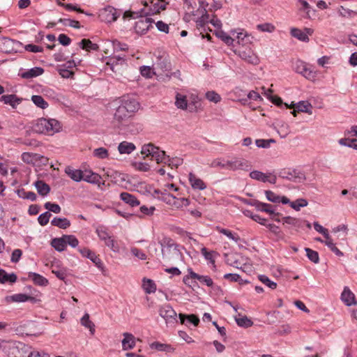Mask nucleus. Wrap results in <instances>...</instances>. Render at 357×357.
Masks as SVG:
<instances>
[{
    "instance_id": "nucleus-1",
    "label": "nucleus",
    "mask_w": 357,
    "mask_h": 357,
    "mask_svg": "<svg viewBox=\"0 0 357 357\" xmlns=\"http://www.w3.org/2000/svg\"><path fill=\"white\" fill-rule=\"evenodd\" d=\"M8 357H29L31 348L20 342H3L1 346Z\"/></svg>"
},
{
    "instance_id": "nucleus-2",
    "label": "nucleus",
    "mask_w": 357,
    "mask_h": 357,
    "mask_svg": "<svg viewBox=\"0 0 357 357\" xmlns=\"http://www.w3.org/2000/svg\"><path fill=\"white\" fill-rule=\"evenodd\" d=\"M161 245V252L162 259L167 261L178 259L181 257V253L178 249V245L169 238H165L160 242Z\"/></svg>"
},
{
    "instance_id": "nucleus-3",
    "label": "nucleus",
    "mask_w": 357,
    "mask_h": 357,
    "mask_svg": "<svg viewBox=\"0 0 357 357\" xmlns=\"http://www.w3.org/2000/svg\"><path fill=\"white\" fill-rule=\"evenodd\" d=\"M141 153L146 157L151 155L153 158L157 163L167 164L171 161L169 156L166 155L165 152L155 146L154 144L149 143L144 144L142 147Z\"/></svg>"
},
{
    "instance_id": "nucleus-4",
    "label": "nucleus",
    "mask_w": 357,
    "mask_h": 357,
    "mask_svg": "<svg viewBox=\"0 0 357 357\" xmlns=\"http://www.w3.org/2000/svg\"><path fill=\"white\" fill-rule=\"evenodd\" d=\"M96 233L99 238L104 241L105 245L109 248L113 252H118L119 251V245L104 227H98Z\"/></svg>"
},
{
    "instance_id": "nucleus-5",
    "label": "nucleus",
    "mask_w": 357,
    "mask_h": 357,
    "mask_svg": "<svg viewBox=\"0 0 357 357\" xmlns=\"http://www.w3.org/2000/svg\"><path fill=\"white\" fill-rule=\"evenodd\" d=\"M158 312L160 316L165 320L167 324L177 322V314L169 304L165 303L160 305Z\"/></svg>"
},
{
    "instance_id": "nucleus-6",
    "label": "nucleus",
    "mask_w": 357,
    "mask_h": 357,
    "mask_svg": "<svg viewBox=\"0 0 357 357\" xmlns=\"http://www.w3.org/2000/svg\"><path fill=\"white\" fill-rule=\"evenodd\" d=\"M295 70L297 73L302 75L310 81H314L317 73L308 65L301 61H298L295 63Z\"/></svg>"
},
{
    "instance_id": "nucleus-7",
    "label": "nucleus",
    "mask_w": 357,
    "mask_h": 357,
    "mask_svg": "<svg viewBox=\"0 0 357 357\" xmlns=\"http://www.w3.org/2000/svg\"><path fill=\"white\" fill-rule=\"evenodd\" d=\"M242 60L249 64L257 66L259 63V58L257 54L250 48L245 50H238L234 51Z\"/></svg>"
},
{
    "instance_id": "nucleus-8",
    "label": "nucleus",
    "mask_w": 357,
    "mask_h": 357,
    "mask_svg": "<svg viewBox=\"0 0 357 357\" xmlns=\"http://www.w3.org/2000/svg\"><path fill=\"white\" fill-rule=\"evenodd\" d=\"M251 168L250 162L243 158H234L226 160V169L231 171L245 170L248 171Z\"/></svg>"
},
{
    "instance_id": "nucleus-9",
    "label": "nucleus",
    "mask_w": 357,
    "mask_h": 357,
    "mask_svg": "<svg viewBox=\"0 0 357 357\" xmlns=\"http://www.w3.org/2000/svg\"><path fill=\"white\" fill-rule=\"evenodd\" d=\"M120 13H118L116 9L110 6H108L99 11V17L101 20L107 23L116 21Z\"/></svg>"
},
{
    "instance_id": "nucleus-10",
    "label": "nucleus",
    "mask_w": 357,
    "mask_h": 357,
    "mask_svg": "<svg viewBox=\"0 0 357 357\" xmlns=\"http://www.w3.org/2000/svg\"><path fill=\"white\" fill-rule=\"evenodd\" d=\"M250 177L254 180L263 183L268 182L275 184L277 181V177L273 173H264L258 170H254L250 172Z\"/></svg>"
},
{
    "instance_id": "nucleus-11",
    "label": "nucleus",
    "mask_w": 357,
    "mask_h": 357,
    "mask_svg": "<svg viewBox=\"0 0 357 357\" xmlns=\"http://www.w3.org/2000/svg\"><path fill=\"white\" fill-rule=\"evenodd\" d=\"M279 176L294 182H301L305 179V175L295 169H284L280 171Z\"/></svg>"
},
{
    "instance_id": "nucleus-12",
    "label": "nucleus",
    "mask_w": 357,
    "mask_h": 357,
    "mask_svg": "<svg viewBox=\"0 0 357 357\" xmlns=\"http://www.w3.org/2000/svg\"><path fill=\"white\" fill-rule=\"evenodd\" d=\"M198 1L199 8L195 12L192 11V15L195 16L201 15V17L197 20L196 22L198 26H202L208 22L209 15L206 9L208 4L206 3L204 0H198Z\"/></svg>"
},
{
    "instance_id": "nucleus-13",
    "label": "nucleus",
    "mask_w": 357,
    "mask_h": 357,
    "mask_svg": "<svg viewBox=\"0 0 357 357\" xmlns=\"http://www.w3.org/2000/svg\"><path fill=\"white\" fill-rule=\"evenodd\" d=\"M121 105L131 115L137 112L140 107L139 102L136 99L129 96L123 97L121 100Z\"/></svg>"
},
{
    "instance_id": "nucleus-14",
    "label": "nucleus",
    "mask_w": 357,
    "mask_h": 357,
    "mask_svg": "<svg viewBox=\"0 0 357 357\" xmlns=\"http://www.w3.org/2000/svg\"><path fill=\"white\" fill-rule=\"evenodd\" d=\"M291 35L303 42L309 41V36H312L314 30L311 28H305L303 30L298 28H291L290 30Z\"/></svg>"
},
{
    "instance_id": "nucleus-15",
    "label": "nucleus",
    "mask_w": 357,
    "mask_h": 357,
    "mask_svg": "<svg viewBox=\"0 0 357 357\" xmlns=\"http://www.w3.org/2000/svg\"><path fill=\"white\" fill-rule=\"evenodd\" d=\"M79 252L84 257L89 259L101 271H103L104 266L101 259L99 258L98 255L91 250L84 248H79Z\"/></svg>"
},
{
    "instance_id": "nucleus-16",
    "label": "nucleus",
    "mask_w": 357,
    "mask_h": 357,
    "mask_svg": "<svg viewBox=\"0 0 357 357\" xmlns=\"http://www.w3.org/2000/svg\"><path fill=\"white\" fill-rule=\"evenodd\" d=\"M130 116L132 115L120 105L114 114V123L117 125L123 124L127 122Z\"/></svg>"
},
{
    "instance_id": "nucleus-17",
    "label": "nucleus",
    "mask_w": 357,
    "mask_h": 357,
    "mask_svg": "<svg viewBox=\"0 0 357 357\" xmlns=\"http://www.w3.org/2000/svg\"><path fill=\"white\" fill-rule=\"evenodd\" d=\"M21 43L10 38H3L0 42L1 50L6 53L16 52V47H19Z\"/></svg>"
},
{
    "instance_id": "nucleus-18",
    "label": "nucleus",
    "mask_w": 357,
    "mask_h": 357,
    "mask_svg": "<svg viewBox=\"0 0 357 357\" xmlns=\"http://www.w3.org/2000/svg\"><path fill=\"white\" fill-rule=\"evenodd\" d=\"M252 206H255L257 210L266 212L271 215H280L279 213L275 212L273 206L271 204L263 203L257 200L253 201L251 204Z\"/></svg>"
},
{
    "instance_id": "nucleus-19",
    "label": "nucleus",
    "mask_w": 357,
    "mask_h": 357,
    "mask_svg": "<svg viewBox=\"0 0 357 357\" xmlns=\"http://www.w3.org/2000/svg\"><path fill=\"white\" fill-rule=\"evenodd\" d=\"M341 300L347 306L356 304L354 294L347 287H344L343 291L341 294Z\"/></svg>"
},
{
    "instance_id": "nucleus-20",
    "label": "nucleus",
    "mask_w": 357,
    "mask_h": 357,
    "mask_svg": "<svg viewBox=\"0 0 357 357\" xmlns=\"http://www.w3.org/2000/svg\"><path fill=\"white\" fill-rule=\"evenodd\" d=\"M175 105L178 109H188L190 112H193V106L188 105L187 98L185 95L177 93L176 95Z\"/></svg>"
},
{
    "instance_id": "nucleus-21",
    "label": "nucleus",
    "mask_w": 357,
    "mask_h": 357,
    "mask_svg": "<svg viewBox=\"0 0 357 357\" xmlns=\"http://www.w3.org/2000/svg\"><path fill=\"white\" fill-rule=\"evenodd\" d=\"M189 182L194 190H203L206 188L205 183L195 174L190 172L188 176Z\"/></svg>"
},
{
    "instance_id": "nucleus-22",
    "label": "nucleus",
    "mask_w": 357,
    "mask_h": 357,
    "mask_svg": "<svg viewBox=\"0 0 357 357\" xmlns=\"http://www.w3.org/2000/svg\"><path fill=\"white\" fill-rule=\"evenodd\" d=\"M287 107H294L297 109L298 112H305L309 114H312V106L310 103L306 101H301L298 102L296 105L292 103L291 105H288L287 103H284Z\"/></svg>"
},
{
    "instance_id": "nucleus-23",
    "label": "nucleus",
    "mask_w": 357,
    "mask_h": 357,
    "mask_svg": "<svg viewBox=\"0 0 357 357\" xmlns=\"http://www.w3.org/2000/svg\"><path fill=\"white\" fill-rule=\"evenodd\" d=\"M101 176L93 172L91 170L83 171V178L82 180L93 184H98L100 185Z\"/></svg>"
},
{
    "instance_id": "nucleus-24",
    "label": "nucleus",
    "mask_w": 357,
    "mask_h": 357,
    "mask_svg": "<svg viewBox=\"0 0 357 357\" xmlns=\"http://www.w3.org/2000/svg\"><path fill=\"white\" fill-rule=\"evenodd\" d=\"M65 173L74 181L79 182L83 178V171L80 169H75L70 166H67L65 168Z\"/></svg>"
},
{
    "instance_id": "nucleus-25",
    "label": "nucleus",
    "mask_w": 357,
    "mask_h": 357,
    "mask_svg": "<svg viewBox=\"0 0 357 357\" xmlns=\"http://www.w3.org/2000/svg\"><path fill=\"white\" fill-rule=\"evenodd\" d=\"M124 338L122 340V348L123 350L132 349L135 346V337L129 333L123 334Z\"/></svg>"
},
{
    "instance_id": "nucleus-26",
    "label": "nucleus",
    "mask_w": 357,
    "mask_h": 357,
    "mask_svg": "<svg viewBox=\"0 0 357 357\" xmlns=\"http://www.w3.org/2000/svg\"><path fill=\"white\" fill-rule=\"evenodd\" d=\"M188 273H190V276L192 279H197L201 283L206 284L208 287H212L213 284V282L212 279L206 275H200L196 273H195L191 268H189Z\"/></svg>"
},
{
    "instance_id": "nucleus-27",
    "label": "nucleus",
    "mask_w": 357,
    "mask_h": 357,
    "mask_svg": "<svg viewBox=\"0 0 357 357\" xmlns=\"http://www.w3.org/2000/svg\"><path fill=\"white\" fill-rule=\"evenodd\" d=\"M49 121L46 119H40L33 126V130L38 133L49 135Z\"/></svg>"
},
{
    "instance_id": "nucleus-28",
    "label": "nucleus",
    "mask_w": 357,
    "mask_h": 357,
    "mask_svg": "<svg viewBox=\"0 0 357 357\" xmlns=\"http://www.w3.org/2000/svg\"><path fill=\"white\" fill-rule=\"evenodd\" d=\"M283 224L292 225L296 230L302 228L304 225L305 220L291 216H285L282 218Z\"/></svg>"
},
{
    "instance_id": "nucleus-29",
    "label": "nucleus",
    "mask_w": 357,
    "mask_h": 357,
    "mask_svg": "<svg viewBox=\"0 0 357 357\" xmlns=\"http://www.w3.org/2000/svg\"><path fill=\"white\" fill-rule=\"evenodd\" d=\"M0 100L3 101L5 104L10 105L13 108L18 105L22 99L17 97L15 94L4 95L0 98Z\"/></svg>"
},
{
    "instance_id": "nucleus-30",
    "label": "nucleus",
    "mask_w": 357,
    "mask_h": 357,
    "mask_svg": "<svg viewBox=\"0 0 357 357\" xmlns=\"http://www.w3.org/2000/svg\"><path fill=\"white\" fill-rule=\"evenodd\" d=\"M44 73L43 68L40 67H34L21 73V77L24 79H31L41 75Z\"/></svg>"
},
{
    "instance_id": "nucleus-31",
    "label": "nucleus",
    "mask_w": 357,
    "mask_h": 357,
    "mask_svg": "<svg viewBox=\"0 0 357 357\" xmlns=\"http://www.w3.org/2000/svg\"><path fill=\"white\" fill-rule=\"evenodd\" d=\"M120 198L125 203L129 204L130 206L134 207L139 205V200L133 195L128 192H121Z\"/></svg>"
},
{
    "instance_id": "nucleus-32",
    "label": "nucleus",
    "mask_w": 357,
    "mask_h": 357,
    "mask_svg": "<svg viewBox=\"0 0 357 357\" xmlns=\"http://www.w3.org/2000/svg\"><path fill=\"white\" fill-rule=\"evenodd\" d=\"M28 278L31 279L35 284L45 287L48 284V280L43 275L33 272H29Z\"/></svg>"
},
{
    "instance_id": "nucleus-33",
    "label": "nucleus",
    "mask_w": 357,
    "mask_h": 357,
    "mask_svg": "<svg viewBox=\"0 0 357 357\" xmlns=\"http://www.w3.org/2000/svg\"><path fill=\"white\" fill-rule=\"evenodd\" d=\"M136 149L135 145L132 142L123 141L118 146V151L121 154H130Z\"/></svg>"
},
{
    "instance_id": "nucleus-34",
    "label": "nucleus",
    "mask_w": 357,
    "mask_h": 357,
    "mask_svg": "<svg viewBox=\"0 0 357 357\" xmlns=\"http://www.w3.org/2000/svg\"><path fill=\"white\" fill-rule=\"evenodd\" d=\"M153 20L151 18L146 17L144 20H140L136 22L135 29L137 31H141L142 33H144L147 30H149V27L151 26Z\"/></svg>"
},
{
    "instance_id": "nucleus-35",
    "label": "nucleus",
    "mask_w": 357,
    "mask_h": 357,
    "mask_svg": "<svg viewBox=\"0 0 357 357\" xmlns=\"http://www.w3.org/2000/svg\"><path fill=\"white\" fill-rule=\"evenodd\" d=\"M153 7L151 8L149 15H154L160 13V10H164L166 8L165 0H153L151 1Z\"/></svg>"
},
{
    "instance_id": "nucleus-36",
    "label": "nucleus",
    "mask_w": 357,
    "mask_h": 357,
    "mask_svg": "<svg viewBox=\"0 0 357 357\" xmlns=\"http://www.w3.org/2000/svg\"><path fill=\"white\" fill-rule=\"evenodd\" d=\"M34 185L38 194L41 196H46L50 191V186L43 181H36Z\"/></svg>"
},
{
    "instance_id": "nucleus-37",
    "label": "nucleus",
    "mask_w": 357,
    "mask_h": 357,
    "mask_svg": "<svg viewBox=\"0 0 357 357\" xmlns=\"http://www.w3.org/2000/svg\"><path fill=\"white\" fill-rule=\"evenodd\" d=\"M51 224L61 229H66L70 227V222L66 218L55 217L52 220Z\"/></svg>"
},
{
    "instance_id": "nucleus-38",
    "label": "nucleus",
    "mask_w": 357,
    "mask_h": 357,
    "mask_svg": "<svg viewBox=\"0 0 357 357\" xmlns=\"http://www.w3.org/2000/svg\"><path fill=\"white\" fill-rule=\"evenodd\" d=\"M52 246L57 251L62 252L66 248L64 236L61 238H55L51 242Z\"/></svg>"
},
{
    "instance_id": "nucleus-39",
    "label": "nucleus",
    "mask_w": 357,
    "mask_h": 357,
    "mask_svg": "<svg viewBox=\"0 0 357 357\" xmlns=\"http://www.w3.org/2000/svg\"><path fill=\"white\" fill-rule=\"evenodd\" d=\"M125 55L119 54V55H114L111 56L107 63L108 65H111V68L114 70V66L116 65H122L125 63Z\"/></svg>"
},
{
    "instance_id": "nucleus-40",
    "label": "nucleus",
    "mask_w": 357,
    "mask_h": 357,
    "mask_svg": "<svg viewBox=\"0 0 357 357\" xmlns=\"http://www.w3.org/2000/svg\"><path fill=\"white\" fill-rule=\"evenodd\" d=\"M266 227L269 229V231L274 235L276 238V240H283L284 238V233L280 230L278 226L269 223L266 225Z\"/></svg>"
},
{
    "instance_id": "nucleus-41",
    "label": "nucleus",
    "mask_w": 357,
    "mask_h": 357,
    "mask_svg": "<svg viewBox=\"0 0 357 357\" xmlns=\"http://www.w3.org/2000/svg\"><path fill=\"white\" fill-rule=\"evenodd\" d=\"M81 324L86 328H89L91 335L95 333V325L90 320L89 314L88 313L84 314L80 320Z\"/></svg>"
},
{
    "instance_id": "nucleus-42",
    "label": "nucleus",
    "mask_w": 357,
    "mask_h": 357,
    "mask_svg": "<svg viewBox=\"0 0 357 357\" xmlns=\"http://www.w3.org/2000/svg\"><path fill=\"white\" fill-rule=\"evenodd\" d=\"M17 280V275L15 273L8 274L4 270H0V283L10 282L13 283Z\"/></svg>"
},
{
    "instance_id": "nucleus-43",
    "label": "nucleus",
    "mask_w": 357,
    "mask_h": 357,
    "mask_svg": "<svg viewBox=\"0 0 357 357\" xmlns=\"http://www.w3.org/2000/svg\"><path fill=\"white\" fill-rule=\"evenodd\" d=\"M79 45L81 48L86 50V51L98 50L99 48L97 44L93 43L89 39H82L79 43Z\"/></svg>"
},
{
    "instance_id": "nucleus-44",
    "label": "nucleus",
    "mask_w": 357,
    "mask_h": 357,
    "mask_svg": "<svg viewBox=\"0 0 357 357\" xmlns=\"http://www.w3.org/2000/svg\"><path fill=\"white\" fill-rule=\"evenodd\" d=\"M12 300L17 303L26 301H31L32 303H35L36 301V299L34 297L28 296L24 294H14L13 296H12Z\"/></svg>"
},
{
    "instance_id": "nucleus-45",
    "label": "nucleus",
    "mask_w": 357,
    "mask_h": 357,
    "mask_svg": "<svg viewBox=\"0 0 357 357\" xmlns=\"http://www.w3.org/2000/svg\"><path fill=\"white\" fill-rule=\"evenodd\" d=\"M178 317H179L181 323L182 324H185V319L188 320V322L192 324L195 326H197L199 324V318L197 316L194 315V314H190V315H187L186 316V315H185L183 314L180 313L178 314Z\"/></svg>"
},
{
    "instance_id": "nucleus-46",
    "label": "nucleus",
    "mask_w": 357,
    "mask_h": 357,
    "mask_svg": "<svg viewBox=\"0 0 357 357\" xmlns=\"http://www.w3.org/2000/svg\"><path fill=\"white\" fill-rule=\"evenodd\" d=\"M238 326L243 328H249L253 325V321L246 316L235 317Z\"/></svg>"
},
{
    "instance_id": "nucleus-47",
    "label": "nucleus",
    "mask_w": 357,
    "mask_h": 357,
    "mask_svg": "<svg viewBox=\"0 0 357 357\" xmlns=\"http://www.w3.org/2000/svg\"><path fill=\"white\" fill-rule=\"evenodd\" d=\"M324 243L331 249L332 252H333L337 256H342L343 253L335 246L333 239L330 236L326 238Z\"/></svg>"
},
{
    "instance_id": "nucleus-48",
    "label": "nucleus",
    "mask_w": 357,
    "mask_h": 357,
    "mask_svg": "<svg viewBox=\"0 0 357 357\" xmlns=\"http://www.w3.org/2000/svg\"><path fill=\"white\" fill-rule=\"evenodd\" d=\"M33 102L41 109H45L48 107V103L41 96L34 95L31 97Z\"/></svg>"
},
{
    "instance_id": "nucleus-49",
    "label": "nucleus",
    "mask_w": 357,
    "mask_h": 357,
    "mask_svg": "<svg viewBox=\"0 0 357 357\" xmlns=\"http://www.w3.org/2000/svg\"><path fill=\"white\" fill-rule=\"evenodd\" d=\"M143 288L147 294L153 293L156 289L155 284L153 280L146 278L143 280Z\"/></svg>"
},
{
    "instance_id": "nucleus-50",
    "label": "nucleus",
    "mask_w": 357,
    "mask_h": 357,
    "mask_svg": "<svg viewBox=\"0 0 357 357\" xmlns=\"http://www.w3.org/2000/svg\"><path fill=\"white\" fill-rule=\"evenodd\" d=\"M47 121H49V135L57 132L60 130L61 125L57 120L52 119H47Z\"/></svg>"
},
{
    "instance_id": "nucleus-51",
    "label": "nucleus",
    "mask_w": 357,
    "mask_h": 357,
    "mask_svg": "<svg viewBox=\"0 0 357 357\" xmlns=\"http://www.w3.org/2000/svg\"><path fill=\"white\" fill-rule=\"evenodd\" d=\"M259 280L266 287L271 289H275L277 287V283L271 280L266 275H259Z\"/></svg>"
},
{
    "instance_id": "nucleus-52",
    "label": "nucleus",
    "mask_w": 357,
    "mask_h": 357,
    "mask_svg": "<svg viewBox=\"0 0 357 357\" xmlns=\"http://www.w3.org/2000/svg\"><path fill=\"white\" fill-rule=\"evenodd\" d=\"M17 193L20 197L31 201H35L37 198L36 195L33 192H26L24 189L18 190Z\"/></svg>"
},
{
    "instance_id": "nucleus-53",
    "label": "nucleus",
    "mask_w": 357,
    "mask_h": 357,
    "mask_svg": "<svg viewBox=\"0 0 357 357\" xmlns=\"http://www.w3.org/2000/svg\"><path fill=\"white\" fill-rule=\"evenodd\" d=\"M307 258L314 264H317L319 261V254L317 251L312 250L310 248H305Z\"/></svg>"
},
{
    "instance_id": "nucleus-54",
    "label": "nucleus",
    "mask_w": 357,
    "mask_h": 357,
    "mask_svg": "<svg viewBox=\"0 0 357 357\" xmlns=\"http://www.w3.org/2000/svg\"><path fill=\"white\" fill-rule=\"evenodd\" d=\"M307 204L308 202L305 199H298L295 202L290 203L291 207L297 211H300L301 207H305L307 206Z\"/></svg>"
},
{
    "instance_id": "nucleus-55",
    "label": "nucleus",
    "mask_w": 357,
    "mask_h": 357,
    "mask_svg": "<svg viewBox=\"0 0 357 357\" xmlns=\"http://www.w3.org/2000/svg\"><path fill=\"white\" fill-rule=\"evenodd\" d=\"M216 35L222 41H224L227 45H232L234 42V38H232L230 36H229L227 33H226L225 32H224L222 31L218 32Z\"/></svg>"
},
{
    "instance_id": "nucleus-56",
    "label": "nucleus",
    "mask_w": 357,
    "mask_h": 357,
    "mask_svg": "<svg viewBox=\"0 0 357 357\" xmlns=\"http://www.w3.org/2000/svg\"><path fill=\"white\" fill-rule=\"evenodd\" d=\"M93 155L100 159H105L108 158L109 153L107 149L103 147H100L94 149Z\"/></svg>"
},
{
    "instance_id": "nucleus-57",
    "label": "nucleus",
    "mask_w": 357,
    "mask_h": 357,
    "mask_svg": "<svg viewBox=\"0 0 357 357\" xmlns=\"http://www.w3.org/2000/svg\"><path fill=\"white\" fill-rule=\"evenodd\" d=\"M275 141L273 139H259L255 141V144L257 147L264 148V149L270 147L271 144L275 143Z\"/></svg>"
},
{
    "instance_id": "nucleus-58",
    "label": "nucleus",
    "mask_w": 357,
    "mask_h": 357,
    "mask_svg": "<svg viewBox=\"0 0 357 357\" xmlns=\"http://www.w3.org/2000/svg\"><path fill=\"white\" fill-rule=\"evenodd\" d=\"M219 231H220V233L225 235L229 239H231L236 243L240 241V237L238 236V235H237L236 234H233L229 229H219Z\"/></svg>"
},
{
    "instance_id": "nucleus-59",
    "label": "nucleus",
    "mask_w": 357,
    "mask_h": 357,
    "mask_svg": "<svg viewBox=\"0 0 357 357\" xmlns=\"http://www.w3.org/2000/svg\"><path fill=\"white\" fill-rule=\"evenodd\" d=\"M66 245L76 248L79 244L78 239L74 235H63Z\"/></svg>"
},
{
    "instance_id": "nucleus-60",
    "label": "nucleus",
    "mask_w": 357,
    "mask_h": 357,
    "mask_svg": "<svg viewBox=\"0 0 357 357\" xmlns=\"http://www.w3.org/2000/svg\"><path fill=\"white\" fill-rule=\"evenodd\" d=\"M51 215H52L49 211H46V212L40 214L38 218L39 224L41 226L46 225L49 222Z\"/></svg>"
},
{
    "instance_id": "nucleus-61",
    "label": "nucleus",
    "mask_w": 357,
    "mask_h": 357,
    "mask_svg": "<svg viewBox=\"0 0 357 357\" xmlns=\"http://www.w3.org/2000/svg\"><path fill=\"white\" fill-rule=\"evenodd\" d=\"M265 195L266 197V199L273 203H278L280 202V197L277 195L275 193L271 190H266Z\"/></svg>"
},
{
    "instance_id": "nucleus-62",
    "label": "nucleus",
    "mask_w": 357,
    "mask_h": 357,
    "mask_svg": "<svg viewBox=\"0 0 357 357\" xmlns=\"http://www.w3.org/2000/svg\"><path fill=\"white\" fill-rule=\"evenodd\" d=\"M206 98L211 102L217 103L220 101L221 98L216 92L211 91L206 93Z\"/></svg>"
},
{
    "instance_id": "nucleus-63",
    "label": "nucleus",
    "mask_w": 357,
    "mask_h": 357,
    "mask_svg": "<svg viewBox=\"0 0 357 357\" xmlns=\"http://www.w3.org/2000/svg\"><path fill=\"white\" fill-rule=\"evenodd\" d=\"M113 47L114 52L127 51L128 50V46L127 44L122 43L118 40L113 41Z\"/></svg>"
},
{
    "instance_id": "nucleus-64",
    "label": "nucleus",
    "mask_w": 357,
    "mask_h": 357,
    "mask_svg": "<svg viewBox=\"0 0 357 357\" xmlns=\"http://www.w3.org/2000/svg\"><path fill=\"white\" fill-rule=\"evenodd\" d=\"M45 208L55 213H59L61 212V207L57 204L46 202L45 204Z\"/></svg>"
}]
</instances>
